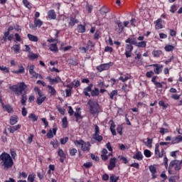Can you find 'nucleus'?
Returning <instances> with one entry per match:
<instances>
[{
  "label": "nucleus",
  "mask_w": 182,
  "mask_h": 182,
  "mask_svg": "<svg viewBox=\"0 0 182 182\" xmlns=\"http://www.w3.org/2000/svg\"><path fill=\"white\" fill-rule=\"evenodd\" d=\"M27 85L25 82H18L17 85H10L9 89L14 92L16 96H21V103L23 106L26 105V100H28V96L26 95Z\"/></svg>",
  "instance_id": "obj_1"
},
{
  "label": "nucleus",
  "mask_w": 182,
  "mask_h": 182,
  "mask_svg": "<svg viewBox=\"0 0 182 182\" xmlns=\"http://www.w3.org/2000/svg\"><path fill=\"white\" fill-rule=\"evenodd\" d=\"M0 164L2 167H4V170H8V168H11L12 166H14V160L11 155L7 153H2L0 155Z\"/></svg>",
  "instance_id": "obj_2"
},
{
  "label": "nucleus",
  "mask_w": 182,
  "mask_h": 182,
  "mask_svg": "<svg viewBox=\"0 0 182 182\" xmlns=\"http://www.w3.org/2000/svg\"><path fill=\"white\" fill-rule=\"evenodd\" d=\"M88 105H90V112L92 114H96L100 110V107H99V104L96 102L90 100Z\"/></svg>",
  "instance_id": "obj_3"
},
{
  "label": "nucleus",
  "mask_w": 182,
  "mask_h": 182,
  "mask_svg": "<svg viewBox=\"0 0 182 182\" xmlns=\"http://www.w3.org/2000/svg\"><path fill=\"white\" fill-rule=\"evenodd\" d=\"M92 139L99 142L103 140V136H102V135H100V129L99 126L97 125L95 126V134H93Z\"/></svg>",
  "instance_id": "obj_4"
},
{
  "label": "nucleus",
  "mask_w": 182,
  "mask_h": 182,
  "mask_svg": "<svg viewBox=\"0 0 182 182\" xmlns=\"http://www.w3.org/2000/svg\"><path fill=\"white\" fill-rule=\"evenodd\" d=\"M113 65V63H106V64H101L97 67V69L99 72H103V70H108L110 69V67Z\"/></svg>",
  "instance_id": "obj_5"
},
{
  "label": "nucleus",
  "mask_w": 182,
  "mask_h": 182,
  "mask_svg": "<svg viewBox=\"0 0 182 182\" xmlns=\"http://www.w3.org/2000/svg\"><path fill=\"white\" fill-rule=\"evenodd\" d=\"M132 51H133V46H132V44H127L125 47L126 58H132Z\"/></svg>",
  "instance_id": "obj_6"
},
{
  "label": "nucleus",
  "mask_w": 182,
  "mask_h": 182,
  "mask_svg": "<svg viewBox=\"0 0 182 182\" xmlns=\"http://www.w3.org/2000/svg\"><path fill=\"white\" fill-rule=\"evenodd\" d=\"M149 66H153L154 68V73H155L156 75H160V73H161L163 65H160L159 64H152V65H150Z\"/></svg>",
  "instance_id": "obj_7"
},
{
  "label": "nucleus",
  "mask_w": 182,
  "mask_h": 182,
  "mask_svg": "<svg viewBox=\"0 0 182 182\" xmlns=\"http://www.w3.org/2000/svg\"><path fill=\"white\" fill-rule=\"evenodd\" d=\"M155 156L156 159H160L164 156V149H161V152L159 149V144H156L155 146Z\"/></svg>",
  "instance_id": "obj_8"
},
{
  "label": "nucleus",
  "mask_w": 182,
  "mask_h": 182,
  "mask_svg": "<svg viewBox=\"0 0 182 182\" xmlns=\"http://www.w3.org/2000/svg\"><path fill=\"white\" fill-rule=\"evenodd\" d=\"M47 79L49 80L50 85H55V83H60V82H62V79L59 76H57L55 78H52V77L48 76Z\"/></svg>",
  "instance_id": "obj_9"
},
{
  "label": "nucleus",
  "mask_w": 182,
  "mask_h": 182,
  "mask_svg": "<svg viewBox=\"0 0 182 182\" xmlns=\"http://www.w3.org/2000/svg\"><path fill=\"white\" fill-rule=\"evenodd\" d=\"M116 163H117V159L112 158L109 159V164L108 166V170H113L116 167Z\"/></svg>",
  "instance_id": "obj_10"
},
{
  "label": "nucleus",
  "mask_w": 182,
  "mask_h": 182,
  "mask_svg": "<svg viewBox=\"0 0 182 182\" xmlns=\"http://www.w3.org/2000/svg\"><path fill=\"white\" fill-rule=\"evenodd\" d=\"M46 99V96H45V95L42 93L39 95L38 97H37L36 102L39 106H41V105H42V103L45 102Z\"/></svg>",
  "instance_id": "obj_11"
},
{
  "label": "nucleus",
  "mask_w": 182,
  "mask_h": 182,
  "mask_svg": "<svg viewBox=\"0 0 182 182\" xmlns=\"http://www.w3.org/2000/svg\"><path fill=\"white\" fill-rule=\"evenodd\" d=\"M115 23L117 25V28H116L117 32L122 33L124 29L123 24L120 22V21H116Z\"/></svg>",
  "instance_id": "obj_12"
},
{
  "label": "nucleus",
  "mask_w": 182,
  "mask_h": 182,
  "mask_svg": "<svg viewBox=\"0 0 182 182\" xmlns=\"http://www.w3.org/2000/svg\"><path fill=\"white\" fill-rule=\"evenodd\" d=\"M117 95H119L117 90H112L110 93H109V99H111V100H117Z\"/></svg>",
  "instance_id": "obj_13"
},
{
  "label": "nucleus",
  "mask_w": 182,
  "mask_h": 182,
  "mask_svg": "<svg viewBox=\"0 0 182 182\" xmlns=\"http://www.w3.org/2000/svg\"><path fill=\"white\" fill-rule=\"evenodd\" d=\"M90 142L84 141L81 146V150H82V151H89V150H90Z\"/></svg>",
  "instance_id": "obj_14"
},
{
  "label": "nucleus",
  "mask_w": 182,
  "mask_h": 182,
  "mask_svg": "<svg viewBox=\"0 0 182 182\" xmlns=\"http://www.w3.org/2000/svg\"><path fill=\"white\" fill-rule=\"evenodd\" d=\"M109 123H110V130H111V133L112 134V136H116V124H114V122H113V120H110L109 121Z\"/></svg>",
  "instance_id": "obj_15"
},
{
  "label": "nucleus",
  "mask_w": 182,
  "mask_h": 182,
  "mask_svg": "<svg viewBox=\"0 0 182 182\" xmlns=\"http://www.w3.org/2000/svg\"><path fill=\"white\" fill-rule=\"evenodd\" d=\"M126 43H129L128 45H135L136 46H137V41L136 40V38H128L125 41Z\"/></svg>",
  "instance_id": "obj_16"
},
{
  "label": "nucleus",
  "mask_w": 182,
  "mask_h": 182,
  "mask_svg": "<svg viewBox=\"0 0 182 182\" xmlns=\"http://www.w3.org/2000/svg\"><path fill=\"white\" fill-rule=\"evenodd\" d=\"M21 127V124H17L16 126L9 127L8 128V130L9 132H10V133H15V132H16V130H19Z\"/></svg>",
  "instance_id": "obj_17"
},
{
  "label": "nucleus",
  "mask_w": 182,
  "mask_h": 182,
  "mask_svg": "<svg viewBox=\"0 0 182 182\" xmlns=\"http://www.w3.org/2000/svg\"><path fill=\"white\" fill-rule=\"evenodd\" d=\"M92 87H93V85L90 84L88 87L84 89L83 93L85 96H89V97H90V95H89V92H92Z\"/></svg>",
  "instance_id": "obj_18"
},
{
  "label": "nucleus",
  "mask_w": 182,
  "mask_h": 182,
  "mask_svg": "<svg viewBox=\"0 0 182 182\" xmlns=\"http://www.w3.org/2000/svg\"><path fill=\"white\" fill-rule=\"evenodd\" d=\"M181 141H182V136L178 135L172 139L171 143H172V144H178V143H180Z\"/></svg>",
  "instance_id": "obj_19"
},
{
  "label": "nucleus",
  "mask_w": 182,
  "mask_h": 182,
  "mask_svg": "<svg viewBox=\"0 0 182 182\" xmlns=\"http://www.w3.org/2000/svg\"><path fill=\"white\" fill-rule=\"evenodd\" d=\"M133 159L141 161V160H143V154H141V151H136L134 155Z\"/></svg>",
  "instance_id": "obj_20"
},
{
  "label": "nucleus",
  "mask_w": 182,
  "mask_h": 182,
  "mask_svg": "<svg viewBox=\"0 0 182 182\" xmlns=\"http://www.w3.org/2000/svg\"><path fill=\"white\" fill-rule=\"evenodd\" d=\"M2 107L8 113H13L14 112V109H12V107L10 105H4V103H2Z\"/></svg>",
  "instance_id": "obj_21"
},
{
  "label": "nucleus",
  "mask_w": 182,
  "mask_h": 182,
  "mask_svg": "<svg viewBox=\"0 0 182 182\" xmlns=\"http://www.w3.org/2000/svg\"><path fill=\"white\" fill-rule=\"evenodd\" d=\"M76 23H79V21L75 18L70 17L68 25L69 26L73 27Z\"/></svg>",
  "instance_id": "obj_22"
},
{
  "label": "nucleus",
  "mask_w": 182,
  "mask_h": 182,
  "mask_svg": "<svg viewBox=\"0 0 182 182\" xmlns=\"http://www.w3.org/2000/svg\"><path fill=\"white\" fill-rule=\"evenodd\" d=\"M10 124L11 126H14V124H16L18 123V116L16 115H13L10 117Z\"/></svg>",
  "instance_id": "obj_23"
},
{
  "label": "nucleus",
  "mask_w": 182,
  "mask_h": 182,
  "mask_svg": "<svg viewBox=\"0 0 182 182\" xmlns=\"http://www.w3.org/2000/svg\"><path fill=\"white\" fill-rule=\"evenodd\" d=\"M47 87L50 96H56V90H55V87H52L51 85H48Z\"/></svg>",
  "instance_id": "obj_24"
},
{
  "label": "nucleus",
  "mask_w": 182,
  "mask_h": 182,
  "mask_svg": "<svg viewBox=\"0 0 182 182\" xmlns=\"http://www.w3.org/2000/svg\"><path fill=\"white\" fill-rule=\"evenodd\" d=\"M48 16L50 19H56V13L55 10H50L48 12Z\"/></svg>",
  "instance_id": "obj_25"
},
{
  "label": "nucleus",
  "mask_w": 182,
  "mask_h": 182,
  "mask_svg": "<svg viewBox=\"0 0 182 182\" xmlns=\"http://www.w3.org/2000/svg\"><path fill=\"white\" fill-rule=\"evenodd\" d=\"M154 23L156 29H162L163 24H161V18H159L157 21L154 22Z\"/></svg>",
  "instance_id": "obj_26"
},
{
  "label": "nucleus",
  "mask_w": 182,
  "mask_h": 182,
  "mask_svg": "<svg viewBox=\"0 0 182 182\" xmlns=\"http://www.w3.org/2000/svg\"><path fill=\"white\" fill-rule=\"evenodd\" d=\"M13 73H16L19 75V73H25V68H23V65H18V70L16 71H13Z\"/></svg>",
  "instance_id": "obj_27"
},
{
  "label": "nucleus",
  "mask_w": 182,
  "mask_h": 182,
  "mask_svg": "<svg viewBox=\"0 0 182 182\" xmlns=\"http://www.w3.org/2000/svg\"><path fill=\"white\" fill-rule=\"evenodd\" d=\"M34 25L36 28H41L43 25V22L41 19L34 18Z\"/></svg>",
  "instance_id": "obj_28"
},
{
  "label": "nucleus",
  "mask_w": 182,
  "mask_h": 182,
  "mask_svg": "<svg viewBox=\"0 0 182 182\" xmlns=\"http://www.w3.org/2000/svg\"><path fill=\"white\" fill-rule=\"evenodd\" d=\"M29 41H31V42H38V38L36 36L32 35V34H28L27 35Z\"/></svg>",
  "instance_id": "obj_29"
},
{
  "label": "nucleus",
  "mask_w": 182,
  "mask_h": 182,
  "mask_svg": "<svg viewBox=\"0 0 182 182\" xmlns=\"http://www.w3.org/2000/svg\"><path fill=\"white\" fill-rule=\"evenodd\" d=\"M132 76L129 74H126L124 75L120 76L119 77V80L122 82H126V80H129Z\"/></svg>",
  "instance_id": "obj_30"
},
{
  "label": "nucleus",
  "mask_w": 182,
  "mask_h": 182,
  "mask_svg": "<svg viewBox=\"0 0 182 182\" xmlns=\"http://www.w3.org/2000/svg\"><path fill=\"white\" fill-rule=\"evenodd\" d=\"M77 32H79V33H83L85 32L86 28L83 25H78L77 28Z\"/></svg>",
  "instance_id": "obj_31"
},
{
  "label": "nucleus",
  "mask_w": 182,
  "mask_h": 182,
  "mask_svg": "<svg viewBox=\"0 0 182 182\" xmlns=\"http://www.w3.org/2000/svg\"><path fill=\"white\" fill-rule=\"evenodd\" d=\"M58 154L59 157H62L63 159H66V154L63 151V149L59 148L58 151Z\"/></svg>",
  "instance_id": "obj_32"
},
{
  "label": "nucleus",
  "mask_w": 182,
  "mask_h": 182,
  "mask_svg": "<svg viewBox=\"0 0 182 182\" xmlns=\"http://www.w3.org/2000/svg\"><path fill=\"white\" fill-rule=\"evenodd\" d=\"M161 50H155L152 51V55L154 56V58H160V55H161Z\"/></svg>",
  "instance_id": "obj_33"
},
{
  "label": "nucleus",
  "mask_w": 182,
  "mask_h": 182,
  "mask_svg": "<svg viewBox=\"0 0 182 182\" xmlns=\"http://www.w3.org/2000/svg\"><path fill=\"white\" fill-rule=\"evenodd\" d=\"M75 121L76 122H79V120H80V119H82V115L80 114V112H79V109L78 110H77L75 112Z\"/></svg>",
  "instance_id": "obj_34"
},
{
  "label": "nucleus",
  "mask_w": 182,
  "mask_h": 182,
  "mask_svg": "<svg viewBox=\"0 0 182 182\" xmlns=\"http://www.w3.org/2000/svg\"><path fill=\"white\" fill-rule=\"evenodd\" d=\"M137 48H146L147 46V41H140L136 43Z\"/></svg>",
  "instance_id": "obj_35"
},
{
  "label": "nucleus",
  "mask_w": 182,
  "mask_h": 182,
  "mask_svg": "<svg viewBox=\"0 0 182 182\" xmlns=\"http://www.w3.org/2000/svg\"><path fill=\"white\" fill-rule=\"evenodd\" d=\"M85 141L80 139V140H76L75 141V145L77 146V147H82V146H83V143H84Z\"/></svg>",
  "instance_id": "obj_36"
},
{
  "label": "nucleus",
  "mask_w": 182,
  "mask_h": 182,
  "mask_svg": "<svg viewBox=\"0 0 182 182\" xmlns=\"http://www.w3.org/2000/svg\"><path fill=\"white\" fill-rule=\"evenodd\" d=\"M36 177V176L33 173L28 175V182H35Z\"/></svg>",
  "instance_id": "obj_37"
},
{
  "label": "nucleus",
  "mask_w": 182,
  "mask_h": 182,
  "mask_svg": "<svg viewBox=\"0 0 182 182\" xmlns=\"http://www.w3.org/2000/svg\"><path fill=\"white\" fill-rule=\"evenodd\" d=\"M12 49H14L16 53H19L21 52V46L19 45H14L12 47Z\"/></svg>",
  "instance_id": "obj_38"
},
{
  "label": "nucleus",
  "mask_w": 182,
  "mask_h": 182,
  "mask_svg": "<svg viewBox=\"0 0 182 182\" xmlns=\"http://www.w3.org/2000/svg\"><path fill=\"white\" fill-rule=\"evenodd\" d=\"M164 49L166 52H171V50H174V46L171 45H168L165 46Z\"/></svg>",
  "instance_id": "obj_39"
},
{
  "label": "nucleus",
  "mask_w": 182,
  "mask_h": 182,
  "mask_svg": "<svg viewBox=\"0 0 182 182\" xmlns=\"http://www.w3.org/2000/svg\"><path fill=\"white\" fill-rule=\"evenodd\" d=\"M23 4L26 6V8H28V9H31V8H32L31 3H29L28 0H23Z\"/></svg>",
  "instance_id": "obj_40"
},
{
  "label": "nucleus",
  "mask_w": 182,
  "mask_h": 182,
  "mask_svg": "<svg viewBox=\"0 0 182 182\" xmlns=\"http://www.w3.org/2000/svg\"><path fill=\"white\" fill-rule=\"evenodd\" d=\"M149 171H151L153 177H154V174L155 173L157 172V170L156 169V168L154 167V166H149Z\"/></svg>",
  "instance_id": "obj_41"
},
{
  "label": "nucleus",
  "mask_w": 182,
  "mask_h": 182,
  "mask_svg": "<svg viewBox=\"0 0 182 182\" xmlns=\"http://www.w3.org/2000/svg\"><path fill=\"white\" fill-rule=\"evenodd\" d=\"M119 180V176H115L114 175H111L109 178V182H117Z\"/></svg>",
  "instance_id": "obj_42"
},
{
  "label": "nucleus",
  "mask_w": 182,
  "mask_h": 182,
  "mask_svg": "<svg viewBox=\"0 0 182 182\" xmlns=\"http://www.w3.org/2000/svg\"><path fill=\"white\" fill-rule=\"evenodd\" d=\"M62 122H63V127L64 129H66V127H68V118L65 117L64 118H63Z\"/></svg>",
  "instance_id": "obj_43"
},
{
  "label": "nucleus",
  "mask_w": 182,
  "mask_h": 182,
  "mask_svg": "<svg viewBox=\"0 0 182 182\" xmlns=\"http://www.w3.org/2000/svg\"><path fill=\"white\" fill-rule=\"evenodd\" d=\"M92 96H99V89L95 88V90L91 91Z\"/></svg>",
  "instance_id": "obj_44"
},
{
  "label": "nucleus",
  "mask_w": 182,
  "mask_h": 182,
  "mask_svg": "<svg viewBox=\"0 0 182 182\" xmlns=\"http://www.w3.org/2000/svg\"><path fill=\"white\" fill-rule=\"evenodd\" d=\"M50 50L52 52H58V46H56V44H51L50 47Z\"/></svg>",
  "instance_id": "obj_45"
},
{
  "label": "nucleus",
  "mask_w": 182,
  "mask_h": 182,
  "mask_svg": "<svg viewBox=\"0 0 182 182\" xmlns=\"http://www.w3.org/2000/svg\"><path fill=\"white\" fill-rule=\"evenodd\" d=\"M118 159H119V160H121V161H123V163H124V164H127V163H129V161L127 160V159H126L123 156H119Z\"/></svg>",
  "instance_id": "obj_46"
},
{
  "label": "nucleus",
  "mask_w": 182,
  "mask_h": 182,
  "mask_svg": "<svg viewBox=\"0 0 182 182\" xmlns=\"http://www.w3.org/2000/svg\"><path fill=\"white\" fill-rule=\"evenodd\" d=\"M144 154L146 157H151V151L149 149H146L144 151Z\"/></svg>",
  "instance_id": "obj_47"
},
{
  "label": "nucleus",
  "mask_w": 182,
  "mask_h": 182,
  "mask_svg": "<svg viewBox=\"0 0 182 182\" xmlns=\"http://www.w3.org/2000/svg\"><path fill=\"white\" fill-rule=\"evenodd\" d=\"M29 119H32L33 122H37L38 121V117H36V115H35V114H31L28 116Z\"/></svg>",
  "instance_id": "obj_48"
},
{
  "label": "nucleus",
  "mask_w": 182,
  "mask_h": 182,
  "mask_svg": "<svg viewBox=\"0 0 182 182\" xmlns=\"http://www.w3.org/2000/svg\"><path fill=\"white\" fill-rule=\"evenodd\" d=\"M117 133H119V134H120V136H122V134H123V133H122L123 127H122V125L117 126Z\"/></svg>",
  "instance_id": "obj_49"
},
{
  "label": "nucleus",
  "mask_w": 182,
  "mask_h": 182,
  "mask_svg": "<svg viewBox=\"0 0 182 182\" xmlns=\"http://www.w3.org/2000/svg\"><path fill=\"white\" fill-rule=\"evenodd\" d=\"M33 141V134H31L27 139V143L31 144Z\"/></svg>",
  "instance_id": "obj_50"
},
{
  "label": "nucleus",
  "mask_w": 182,
  "mask_h": 182,
  "mask_svg": "<svg viewBox=\"0 0 182 182\" xmlns=\"http://www.w3.org/2000/svg\"><path fill=\"white\" fill-rule=\"evenodd\" d=\"M0 70H1L2 72H5L6 73H9V68L0 66Z\"/></svg>",
  "instance_id": "obj_51"
},
{
  "label": "nucleus",
  "mask_w": 182,
  "mask_h": 182,
  "mask_svg": "<svg viewBox=\"0 0 182 182\" xmlns=\"http://www.w3.org/2000/svg\"><path fill=\"white\" fill-rule=\"evenodd\" d=\"M69 141V138L68 136H65L60 139L61 144H66Z\"/></svg>",
  "instance_id": "obj_52"
},
{
  "label": "nucleus",
  "mask_w": 182,
  "mask_h": 182,
  "mask_svg": "<svg viewBox=\"0 0 182 182\" xmlns=\"http://www.w3.org/2000/svg\"><path fill=\"white\" fill-rule=\"evenodd\" d=\"M76 153H77V149H72L70 151V156H76Z\"/></svg>",
  "instance_id": "obj_53"
},
{
  "label": "nucleus",
  "mask_w": 182,
  "mask_h": 182,
  "mask_svg": "<svg viewBox=\"0 0 182 182\" xmlns=\"http://www.w3.org/2000/svg\"><path fill=\"white\" fill-rule=\"evenodd\" d=\"M177 11V6L173 5L171 6L170 12L174 14Z\"/></svg>",
  "instance_id": "obj_54"
},
{
  "label": "nucleus",
  "mask_w": 182,
  "mask_h": 182,
  "mask_svg": "<svg viewBox=\"0 0 182 182\" xmlns=\"http://www.w3.org/2000/svg\"><path fill=\"white\" fill-rule=\"evenodd\" d=\"M70 63L73 65V66H76L77 65L79 64V63H77V60L76 59H70Z\"/></svg>",
  "instance_id": "obj_55"
},
{
  "label": "nucleus",
  "mask_w": 182,
  "mask_h": 182,
  "mask_svg": "<svg viewBox=\"0 0 182 182\" xmlns=\"http://www.w3.org/2000/svg\"><path fill=\"white\" fill-rule=\"evenodd\" d=\"M57 109L60 114H65V109L62 108L61 107H58Z\"/></svg>",
  "instance_id": "obj_56"
},
{
  "label": "nucleus",
  "mask_w": 182,
  "mask_h": 182,
  "mask_svg": "<svg viewBox=\"0 0 182 182\" xmlns=\"http://www.w3.org/2000/svg\"><path fill=\"white\" fill-rule=\"evenodd\" d=\"M28 58L30 59H37L38 58V54H35V53H31L28 55Z\"/></svg>",
  "instance_id": "obj_57"
},
{
  "label": "nucleus",
  "mask_w": 182,
  "mask_h": 182,
  "mask_svg": "<svg viewBox=\"0 0 182 182\" xmlns=\"http://www.w3.org/2000/svg\"><path fill=\"white\" fill-rule=\"evenodd\" d=\"M92 166H93L92 162H87V163L84 164V167H85V168H89L92 167Z\"/></svg>",
  "instance_id": "obj_58"
},
{
  "label": "nucleus",
  "mask_w": 182,
  "mask_h": 182,
  "mask_svg": "<svg viewBox=\"0 0 182 182\" xmlns=\"http://www.w3.org/2000/svg\"><path fill=\"white\" fill-rule=\"evenodd\" d=\"M106 147L109 150V151H113V148H112V145L110 144V142L107 143Z\"/></svg>",
  "instance_id": "obj_59"
},
{
  "label": "nucleus",
  "mask_w": 182,
  "mask_h": 182,
  "mask_svg": "<svg viewBox=\"0 0 182 182\" xmlns=\"http://www.w3.org/2000/svg\"><path fill=\"white\" fill-rule=\"evenodd\" d=\"M154 75V72L153 71H148L146 74V77H151Z\"/></svg>",
  "instance_id": "obj_60"
},
{
  "label": "nucleus",
  "mask_w": 182,
  "mask_h": 182,
  "mask_svg": "<svg viewBox=\"0 0 182 182\" xmlns=\"http://www.w3.org/2000/svg\"><path fill=\"white\" fill-rule=\"evenodd\" d=\"M47 137L48 139H52V137H53V132H52V130L48 131L47 133Z\"/></svg>",
  "instance_id": "obj_61"
},
{
  "label": "nucleus",
  "mask_w": 182,
  "mask_h": 182,
  "mask_svg": "<svg viewBox=\"0 0 182 182\" xmlns=\"http://www.w3.org/2000/svg\"><path fill=\"white\" fill-rule=\"evenodd\" d=\"M21 113H22V116L23 117L26 116V114H28V111L26 110V108L23 107Z\"/></svg>",
  "instance_id": "obj_62"
},
{
  "label": "nucleus",
  "mask_w": 182,
  "mask_h": 182,
  "mask_svg": "<svg viewBox=\"0 0 182 182\" xmlns=\"http://www.w3.org/2000/svg\"><path fill=\"white\" fill-rule=\"evenodd\" d=\"M105 51L112 53L113 52V48L107 46L105 47Z\"/></svg>",
  "instance_id": "obj_63"
},
{
  "label": "nucleus",
  "mask_w": 182,
  "mask_h": 182,
  "mask_svg": "<svg viewBox=\"0 0 182 182\" xmlns=\"http://www.w3.org/2000/svg\"><path fill=\"white\" fill-rule=\"evenodd\" d=\"M122 90H124L125 93H127V92H129V89H127V85L125 84L124 86H122Z\"/></svg>",
  "instance_id": "obj_64"
}]
</instances>
